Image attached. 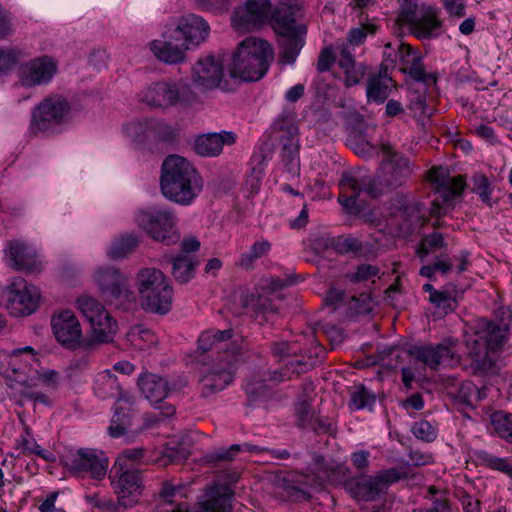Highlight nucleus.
<instances>
[{
  "label": "nucleus",
  "instance_id": "nucleus-42",
  "mask_svg": "<svg viewBox=\"0 0 512 512\" xmlns=\"http://www.w3.org/2000/svg\"><path fill=\"white\" fill-rule=\"evenodd\" d=\"M249 452L254 454H260L263 452H268L269 449L260 447L257 445H253L250 443L244 444H232L228 448H221L207 455V459L209 462H217V461H231L235 458L237 454L240 452Z\"/></svg>",
  "mask_w": 512,
  "mask_h": 512
},
{
  "label": "nucleus",
  "instance_id": "nucleus-41",
  "mask_svg": "<svg viewBox=\"0 0 512 512\" xmlns=\"http://www.w3.org/2000/svg\"><path fill=\"white\" fill-rule=\"evenodd\" d=\"M199 261L191 255H178L172 259V275L181 284L188 283L195 275Z\"/></svg>",
  "mask_w": 512,
  "mask_h": 512
},
{
  "label": "nucleus",
  "instance_id": "nucleus-49",
  "mask_svg": "<svg viewBox=\"0 0 512 512\" xmlns=\"http://www.w3.org/2000/svg\"><path fill=\"white\" fill-rule=\"evenodd\" d=\"M491 423L499 437L512 443V414L497 411L491 415Z\"/></svg>",
  "mask_w": 512,
  "mask_h": 512
},
{
  "label": "nucleus",
  "instance_id": "nucleus-38",
  "mask_svg": "<svg viewBox=\"0 0 512 512\" xmlns=\"http://www.w3.org/2000/svg\"><path fill=\"white\" fill-rule=\"evenodd\" d=\"M473 458L478 466L500 472L512 480V461L510 458L499 457L484 449L475 450Z\"/></svg>",
  "mask_w": 512,
  "mask_h": 512
},
{
  "label": "nucleus",
  "instance_id": "nucleus-24",
  "mask_svg": "<svg viewBox=\"0 0 512 512\" xmlns=\"http://www.w3.org/2000/svg\"><path fill=\"white\" fill-rule=\"evenodd\" d=\"M53 334L58 343L68 349L81 345L82 329L76 315L70 310L54 313L51 319Z\"/></svg>",
  "mask_w": 512,
  "mask_h": 512
},
{
  "label": "nucleus",
  "instance_id": "nucleus-25",
  "mask_svg": "<svg viewBox=\"0 0 512 512\" xmlns=\"http://www.w3.org/2000/svg\"><path fill=\"white\" fill-rule=\"evenodd\" d=\"M234 336L233 329L226 330H218V329H209L203 331L198 337L197 341V349H196V358L205 356L207 353L217 352V357H225L227 353H234V357H236V353L239 349L237 345V340H233V348L228 350V341L232 339ZM199 362L205 363L204 360L197 359Z\"/></svg>",
  "mask_w": 512,
  "mask_h": 512
},
{
  "label": "nucleus",
  "instance_id": "nucleus-39",
  "mask_svg": "<svg viewBox=\"0 0 512 512\" xmlns=\"http://www.w3.org/2000/svg\"><path fill=\"white\" fill-rule=\"evenodd\" d=\"M395 87L396 84L392 77H374L369 75L366 83L367 101L384 103Z\"/></svg>",
  "mask_w": 512,
  "mask_h": 512
},
{
  "label": "nucleus",
  "instance_id": "nucleus-50",
  "mask_svg": "<svg viewBox=\"0 0 512 512\" xmlns=\"http://www.w3.org/2000/svg\"><path fill=\"white\" fill-rule=\"evenodd\" d=\"M88 500L94 507L103 512H124L128 508L127 504L118 497L115 501L111 497L94 494L88 496Z\"/></svg>",
  "mask_w": 512,
  "mask_h": 512
},
{
  "label": "nucleus",
  "instance_id": "nucleus-37",
  "mask_svg": "<svg viewBox=\"0 0 512 512\" xmlns=\"http://www.w3.org/2000/svg\"><path fill=\"white\" fill-rule=\"evenodd\" d=\"M339 48L338 66L344 72V84L346 87H353L363 79L366 67L357 64L348 45H341Z\"/></svg>",
  "mask_w": 512,
  "mask_h": 512
},
{
  "label": "nucleus",
  "instance_id": "nucleus-46",
  "mask_svg": "<svg viewBox=\"0 0 512 512\" xmlns=\"http://www.w3.org/2000/svg\"><path fill=\"white\" fill-rule=\"evenodd\" d=\"M487 397L485 388H478L472 381H463L458 388L456 399L466 406L474 407Z\"/></svg>",
  "mask_w": 512,
  "mask_h": 512
},
{
  "label": "nucleus",
  "instance_id": "nucleus-8",
  "mask_svg": "<svg viewBox=\"0 0 512 512\" xmlns=\"http://www.w3.org/2000/svg\"><path fill=\"white\" fill-rule=\"evenodd\" d=\"M438 7L409 0L401 6L399 20L419 40L438 38L443 34V21Z\"/></svg>",
  "mask_w": 512,
  "mask_h": 512
},
{
  "label": "nucleus",
  "instance_id": "nucleus-15",
  "mask_svg": "<svg viewBox=\"0 0 512 512\" xmlns=\"http://www.w3.org/2000/svg\"><path fill=\"white\" fill-rule=\"evenodd\" d=\"M236 357L234 353H227L225 357L212 358L199 379L202 397H210L224 390L234 378Z\"/></svg>",
  "mask_w": 512,
  "mask_h": 512
},
{
  "label": "nucleus",
  "instance_id": "nucleus-22",
  "mask_svg": "<svg viewBox=\"0 0 512 512\" xmlns=\"http://www.w3.org/2000/svg\"><path fill=\"white\" fill-rule=\"evenodd\" d=\"M137 385L145 399L159 409L163 416L171 417L175 414L176 409L172 404L163 403L171 391L169 383L164 378L145 371L139 375Z\"/></svg>",
  "mask_w": 512,
  "mask_h": 512
},
{
  "label": "nucleus",
  "instance_id": "nucleus-33",
  "mask_svg": "<svg viewBox=\"0 0 512 512\" xmlns=\"http://www.w3.org/2000/svg\"><path fill=\"white\" fill-rule=\"evenodd\" d=\"M428 177L432 183L437 185L436 192L444 203H449L461 196L466 187V179L463 175L450 177L448 170L443 167L431 168Z\"/></svg>",
  "mask_w": 512,
  "mask_h": 512
},
{
  "label": "nucleus",
  "instance_id": "nucleus-52",
  "mask_svg": "<svg viewBox=\"0 0 512 512\" xmlns=\"http://www.w3.org/2000/svg\"><path fill=\"white\" fill-rule=\"evenodd\" d=\"M22 56V51L16 47H0V76L8 73Z\"/></svg>",
  "mask_w": 512,
  "mask_h": 512
},
{
  "label": "nucleus",
  "instance_id": "nucleus-62",
  "mask_svg": "<svg viewBox=\"0 0 512 512\" xmlns=\"http://www.w3.org/2000/svg\"><path fill=\"white\" fill-rule=\"evenodd\" d=\"M443 7L450 16L464 17L465 2L464 0H442Z\"/></svg>",
  "mask_w": 512,
  "mask_h": 512
},
{
  "label": "nucleus",
  "instance_id": "nucleus-13",
  "mask_svg": "<svg viewBox=\"0 0 512 512\" xmlns=\"http://www.w3.org/2000/svg\"><path fill=\"white\" fill-rule=\"evenodd\" d=\"M70 111L69 102L62 95L43 99L33 110L29 131L33 135L53 130L62 124Z\"/></svg>",
  "mask_w": 512,
  "mask_h": 512
},
{
  "label": "nucleus",
  "instance_id": "nucleus-10",
  "mask_svg": "<svg viewBox=\"0 0 512 512\" xmlns=\"http://www.w3.org/2000/svg\"><path fill=\"white\" fill-rule=\"evenodd\" d=\"M136 224L152 239L170 246L180 241L176 229V218L171 211L162 207L139 210L135 215Z\"/></svg>",
  "mask_w": 512,
  "mask_h": 512
},
{
  "label": "nucleus",
  "instance_id": "nucleus-58",
  "mask_svg": "<svg viewBox=\"0 0 512 512\" xmlns=\"http://www.w3.org/2000/svg\"><path fill=\"white\" fill-rule=\"evenodd\" d=\"M13 20L12 13L0 5V40L6 39L14 33Z\"/></svg>",
  "mask_w": 512,
  "mask_h": 512
},
{
  "label": "nucleus",
  "instance_id": "nucleus-7",
  "mask_svg": "<svg viewBox=\"0 0 512 512\" xmlns=\"http://www.w3.org/2000/svg\"><path fill=\"white\" fill-rule=\"evenodd\" d=\"M136 286L145 310L166 314L171 310L173 289L165 274L157 268H143L136 276Z\"/></svg>",
  "mask_w": 512,
  "mask_h": 512
},
{
  "label": "nucleus",
  "instance_id": "nucleus-35",
  "mask_svg": "<svg viewBox=\"0 0 512 512\" xmlns=\"http://www.w3.org/2000/svg\"><path fill=\"white\" fill-rule=\"evenodd\" d=\"M135 415L134 401L129 397H119L115 403V411L108 427V433L113 438L123 436L132 425Z\"/></svg>",
  "mask_w": 512,
  "mask_h": 512
},
{
  "label": "nucleus",
  "instance_id": "nucleus-4",
  "mask_svg": "<svg viewBox=\"0 0 512 512\" xmlns=\"http://www.w3.org/2000/svg\"><path fill=\"white\" fill-rule=\"evenodd\" d=\"M272 46L264 39L250 36L238 43L229 64L232 78L258 81L267 73L273 60Z\"/></svg>",
  "mask_w": 512,
  "mask_h": 512
},
{
  "label": "nucleus",
  "instance_id": "nucleus-32",
  "mask_svg": "<svg viewBox=\"0 0 512 512\" xmlns=\"http://www.w3.org/2000/svg\"><path fill=\"white\" fill-rule=\"evenodd\" d=\"M222 77L223 63L213 55L199 58L192 68L193 82L203 89L218 87Z\"/></svg>",
  "mask_w": 512,
  "mask_h": 512
},
{
  "label": "nucleus",
  "instance_id": "nucleus-36",
  "mask_svg": "<svg viewBox=\"0 0 512 512\" xmlns=\"http://www.w3.org/2000/svg\"><path fill=\"white\" fill-rule=\"evenodd\" d=\"M238 301L239 308L234 311L237 315H249L250 317L263 315L267 317L269 314L278 312L272 301L266 296L245 292L239 295Z\"/></svg>",
  "mask_w": 512,
  "mask_h": 512
},
{
  "label": "nucleus",
  "instance_id": "nucleus-26",
  "mask_svg": "<svg viewBox=\"0 0 512 512\" xmlns=\"http://www.w3.org/2000/svg\"><path fill=\"white\" fill-rule=\"evenodd\" d=\"M150 50L159 61L166 64H178L185 60L188 49L173 28L168 27L163 32L161 39L151 41Z\"/></svg>",
  "mask_w": 512,
  "mask_h": 512
},
{
  "label": "nucleus",
  "instance_id": "nucleus-43",
  "mask_svg": "<svg viewBox=\"0 0 512 512\" xmlns=\"http://www.w3.org/2000/svg\"><path fill=\"white\" fill-rule=\"evenodd\" d=\"M188 486L184 484H173L166 481L159 491L160 502L158 504H170L172 507L188 505L182 500L187 497Z\"/></svg>",
  "mask_w": 512,
  "mask_h": 512
},
{
  "label": "nucleus",
  "instance_id": "nucleus-19",
  "mask_svg": "<svg viewBox=\"0 0 512 512\" xmlns=\"http://www.w3.org/2000/svg\"><path fill=\"white\" fill-rule=\"evenodd\" d=\"M234 492L230 485L215 483L207 488L200 502L201 512H231ZM150 512H191L189 505L172 507L170 504H157Z\"/></svg>",
  "mask_w": 512,
  "mask_h": 512
},
{
  "label": "nucleus",
  "instance_id": "nucleus-12",
  "mask_svg": "<svg viewBox=\"0 0 512 512\" xmlns=\"http://www.w3.org/2000/svg\"><path fill=\"white\" fill-rule=\"evenodd\" d=\"M408 473L399 468L379 471L375 475H359L345 481V489L358 501H374L382 490L400 479H406Z\"/></svg>",
  "mask_w": 512,
  "mask_h": 512
},
{
  "label": "nucleus",
  "instance_id": "nucleus-60",
  "mask_svg": "<svg viewBox=\"0 0 512 512\" xmlns=\"http://www.w3.org/2000/svg\"><path fill=\"white\" fill-rule=\"evenodd\" d=\"M336 61V55L332 49V47H325L320 51L317 60V71L320 73L326 72L330 70L332 65Z\"/></svg>",
  "mask_w": 512,
  "mask_h": 512
},
{
  "label": "nucleus",
  "instance_id": "nucleus-47",
  "mask_svg": "<svg viewBox=\"0 0 512 512\" xmlns=\"http://www.w3.org/2000/svg\"><path fill=\"white\" fill-rule=\"evenodd\" d=\"M375 395L367 390L364 385L354 386L350 392L348 403L351 411H358L365 408L370 409L375 404Z\"/></svg>",
  "mask_w": 512,
  "mask_h": 512
},
{
  "label": "nucleus",
  "instance_id": "nucleus-44",
  "mask_svg": "<svg viewBox=\"0 0 512 512\" xmlns=\"http://www.w3.org/2000/svg\"><path fill=\"white\" fill-rule=\"evenodd\" d=\"M16 448L21 449V452L24 455H37L47 462H54L56 459L52 452L43 449L36 440L31 437L30 429L28 427L25 428V435L21 436L17 440Z\"/></svg>",
  "mask_w": 512,
  "mask_h": 512
},
{
  "label": "nucleus",
  "instance_id": "nucleus-53",
  "mask_svg": "<svg viewBox=\"0 0 512 512\" xmlns=\"http://www.w3.org/2000/svg\"><path fill=\"white\" fill-rule=\"evenodd\" d=\"M146 450L143 447H133L123 450L117 457L114 465L133 467L145 455Z\"/></svg>",
  "mask_w": 512,
  "mask_h": 512
},
{
  "label": "nucleus",
  "instance_id": "nucleus-51",
  "mask_svg": "<svg viewBox=\"0 0 512 512\" xmlns=\"http://www.w3.org/2000/svg\"><path fill=\"white\" fill-rule=\"evenodd\" d=\"M472 191L479 196L482 202L492 206L491 202V183L483 173H475L472 176Z\"/></svg>",
  "mask_w": 512,
  "mask_h": 512
},
{
  "label": "nucleus",
  "instance_id": "nucleus-3",
  "mask_svg": "<svg viewBox=\"0 0 512 512\" xmlns=\"http://www.w3.org/2000/svg\"><path fill=\"white\" fill-rule=\"evenodd\" d=\"M302 18L299 0H281L272 14V27L278 35L279 57L284 64L296 61L305 43L307 28Z\"/></svg>",
  "mask_w": 512,
  "mask_h": 512
},
{
  "label": "nucleus",
  "instance_id": "nucleus-27",
  "mask_svg": "<svg viewBox=\"0 0 512 512\" xmlns=\"http://www.w3.org/2000/svg\"><path fill=\"white\" fill-rule=\"evenodd\" d=\"M270 11V0H247L234 12L232 23L237 29H257L266 22Z\"/></svg>",
  "mask_w": 512,
  "mask_h": 512
},
{
  "label": "nucleus",
  "instance_id": "nucleus-56",
  "mask_svg": "<svg viewBox=\"0 0 512 512\" xmlns=\"http://www.w3.org/2000/svg\"><path fill=\"white\" fill-rule=\"evenodd\" d=\"M295 415L297 418V425L299 427L308 428V426L311 425L314 418V412L307 399L298 401L295 404Z\"/></svg>",
  "mask_w": 512,
  "mask_h": 512
},
{
  "label": "nucleus",
  "instance_id": "nucleus-59",
  "mask_svg": "<svg viewBox=\"0 0 512 512\" xmlns=\"http://www.w3.org/2000/svg\"><path fill=\"white\" fill-rule=\"evenodd\" d=\"M429 301L435 305V307L442 309L445 314L453 310V304L455 302L450 293L441 290L435 292L433 297H429Z\"/></svg>",
  "mask_w": 512,
  "mask_h": 512
},
{
  "label": "nucleus",
  "instance_id": "nucleus-55",
  "mask_svg": "<svg viewBox=\"0 0 512 512\" xmlns=\"http://www.w3.org/2000/svg\"><path fill=\"white\" fill-rule=\"evenodd\" d=\"M377 30V26L373 23H366L360 27L353 28L349 31L347 41L345 45L354 46L360 45L364 42L368 34H374Z\"/></svg>",
  "mask_w": 512,
  "mask_h": 512
},
{
  "label": "nucleus",
  "instance_id": "nucleus-6",
  "mask_svg": "<svg viewBox=\"0 0 512 512\" xmlns=\"http://www.w3.org/2000/svg\"><path fill=\"white\" fill-rule=\"evenodd\" d=\"M37 359L34 350L30 346L13 351L9 357L7 378L11 382L10 387L17 390L19 394L29 401L49 404L48 397L41 392L35 391L38 386V369L35 366Z\"/></svg>",
  "mask_w": 512,
  "mask_h": 512
},
{
  "label": "nucleus",
  "instance_id": "nucleus-54",
  "mask_svg": "<svg viewBox=\"0 0 512 512\" xmlns=\"http://www.w3.org/2000/svg\"><path fill=\"white\" fill-rule=\"evenodd\" d=\"M413 435L424 442H432L437 437V429L427 420H420L413 424Z\"/></svg>",
  "mask_w": 512,
  "mask_h": 512
},
{
  "label": "nucleus",
  "instance_id": "nucleus-30",
  "mask_svg": "<svg viewBox=\"0 0 512 512\" xmlns=\"http://www.w3.org/2000/svg\"><path fill=\"white\" fill-rule=\"evenodd\" d=\"M175 33L186 44L187 49L191 46H198L206 40L210 32V26L201 17L195 14L182 16L172 27Z\"/></svg>",
  "mask_w": 512,
  "mask_h": 512
},
{
  "label": "nucleus",
  "instance_id": "nucleus-21",
  "mask_svg": "<svg viewBox=\"0 0 512 512\" xmlns=\"http://www.w3.org/2000/svg\"><path fill=\"white\" fill-rule=\"evenodd\" d=\"M143 101L149 106L168 108L181 103H188L190 95L188 88L176 82H156L146 89Z\"/></svg>",
  "mask_w": 512,
  "mask_h": 512
},
{
  "label": "nucleus",
  "instance_id": "nucleus-40",
  "mask_svg": "<svg viewBox=\"0 0 512 512\" xmlns=\"http://www.w3.org/2000/svg\"><path fill=\"white\" fill-rule=\"evenodd\" d=\"M94 393L100 399L123 397L118 379L110 370H104L97 374L94 381Z\"/></svg>",
  "mask_w": 512,
  "mask_h": 512
},
{
  "label": "nucleus",
  "instance_id": "nucleus-28",
  "mask_svg": "<svg viewBox=\"0 0 512 512\" xmlns=\"http://www.w3.org/2000/svg\"><path fill=\"white\" fill-rule=\"evenodd\" d=\"M399 65L400 71L409 75L417 82L431 84L436 82L432 73H427L423 64V55L420 50L413 48L410 44L399 43Z\"/></svg>",
  "mask_w": 512,
  "mask_h": 512
},
{
  "label": "nucleus",
  "instance_id": "nucleus-20",
  "mask_svg": "<svg viewBox=\"0 0 512 512\" xmlns=\"http://www.w3.org/2000/svg\"><path fill=\"white\" fill-rule=\"evenodd\" d=\"M109 478L117 497L132 507L142 493V476L134 467L113 465Z\"/></svg>",
  "mask_w": 512,
  "mask_h": 512
},
{
  "label": "nucleus",
  "instance_id": "nucleus-16",
  "mask_svg": "<svg viewBox=\"0 0 512 512\" xmlns=\"http://www.w3.org/2000/svg\"><path fill=\"white\" fill-rule=\"evenodd\" d=\"M6 307L10 314L23 317L32 314L38 307L40 293L37 287L29 285L21 277H15L8 285L6 292Z\"/></svg>",
  "mask_w": 512,
  "mask_h": 512
},
{
  "label": "nucleus",
  "instance_id": "nucleus-18",
  "mask_svg": "<svg viewBox=\"0 0 512 512\" xmlns=\"http://www.w3.org/2000/svg\"><path fill=\"white\" fill-rule=\"evenodd\" d=\"M456 346V341L446 339L438 344L414 346L410 354L430 369L436 370L439 366L455 367L460 363Z\"/></svg>",
  "mask_w": 512,
  "mask_h": 512
},
{
  "label": "nucleus",
  "instance_id": "nucleus-5",
  "mask_svg": "<svg viewBox=\"0 0 512 512\" xmlns=\"http://www.w3.org/2000/svg\"><path fill=\"white\" fill-rule=\"evenodd\" d=\"M472 334L466 340L474 374H484L492 367L487 353L499 350L507 341V326L494 325L486 318L477 319L471 327Z\"/></svg>",
  "mask_w": 512,
  "mask_h": 512
},
{
  "label": "nucleus",
  "instance_id": "nucleus-17",
  "mask_svg": "<svg viewBox=\"0 0 512 512\" xmlns=\"http://www.w3.org/2000/svg\"><path fill=\"white\" fill-rule=\"evenodd\" d=\"M96 282L106 301L124 306L125 309L135 302V295L130 290L126 277L119 270H99L96 273Z\"/></svg>",
  "mask_w": 512,
  "mask_h": 512
},
{
  "label": "nucleus",
  "instance_id": "nucleus-23",
  "mask_svg": "<svg viewBox=\"0 0 512 512\" xmlns=\"http://www.w3.org/2000/svg\"><path fill=\"white\" fill-rule=\"evenodd\" d=\"M276 128L280 132L281 161L290 175H298L300 170L298 128L290 121H279L276 123Z\"/></svg>",
  "mask_w": 512,
  "mask_h": 512
},
{
  "label": "nucleus",
  "instance_id": "nucleus-2",
  "mask_svg": "<svg viewBox=\"0 0 512 512\" xmlns=\"http://www.w3.org/2000/svg\"><path fill=\"white\" fill-rule=\"evenodd\" d=\"M160 188L165 198L180 205H189L202 190L195 167L184 157L170 155L162 163Z\"/></svg>",
  "mask_w": 512,
  "mask_h": 512
},
{
  "label": "nucleus",
  "instance_id": "nucleus-63",
  "mask_svg": "<svg viewBox=\"0 0 512 512\" xmlns=\"http://www.w3.org/2000/svg\"><path fill=\"white\" fill-rule=\"evenodd\" d=\"M369 458H370L369 451L359 450V451L352 453L351 462L357 470L363 471V470L367 469L369 466Z\"/></svg>",
  "mask_w": 512,
  "mask_h": 512
},
{
  "label": "nucleus",
  "instance_id": "nucleus-61",
  "mask_svg": "<svg viewBox=\"0 0 512 512\" xmlns=\"http://www.w3.org/2000/svg\"><path fill=\"white\" fill-rule=\"evenodd\" d=\"M379 273L378 267L371 264H361L357 267L355 273L350 277L353 282H362L376 277Z\"/></svg>",
  "mask_w": 512,
  "mask_h": 512
},
{
  "label": "nucleus",
  "instance_id": "nucleus-1",
  "mask_svg": "<svg viewBox=\"0 0 512 512\" xmlns=\"http://www.w3.org/2000/svg\"><path fill=\"white\" fill-rule=\"evenodd\" d=\"M412 166L408 158L383 147V159L376 177L359 175L345 171L339 180L340 194L338 202L350 213H358L367 198H379L385 189L403 186L412 175Z\"/></svg>",
  "mask_w": 512,
  "mask_h": 512
},
{
  "label": "nucleus",
  "instance_id": "nucleus-48",
  "mask_svg": "<svg viewBox=\"0 0 512 512\" xmlns=\"http://www.w3.org/2000/svg\"><path fill=\"white\" fill-rule=\"evenodd\" d=\"M444 247H446V243L443 235L441 233L434 232L423 237L416 253L421 261H425L430 254L435 253Z\"/></svg>",
  "mask_w": 512,
  "mask_h": 512
},
{
  "label": "nucleus",
  "instance_id": "nucleus-9",
  "mask_svg": "<svg viewBox=\"0 0 512 512\" xmlns=\"http://www.w3.org/2000/svg\"><path fill=\"white\" fill-rule=\"evenodd\" d=\"M312 349L308 354V361L300 359L289 360L284 367L268 373L265 378H251L245 385L247 396L253 400L266 393L268 387L266 382H283L292 378V375H300L312 369L317 363L321 362L325 357V348L320 345L317 340H312Z\"/></svg>",
  "mask_w": 512,
  "mask_h": 512
},
{
  "label": "nucleus",
  "instance_id": "nucleus-31",
  "mask_svg": "<svg viewBox=\"0 0 512 512\" xmlns=\"http://www.w3.org/2000/svg\"><path fill=\"white\" fill-rule=\"evenodd\" d=\"M9 265L17 270L30 273L39 272L42 269L35 248L21 240H12L6 249Z\"/></svg>",
  "mask_w": 512,
  "mask_h": 512
},
{
  "label": "nucleus",
  "instance_id": "nucleus-14",
  "mask_svg": "<svg viewBox=\"0 0 512 512\" xmlns=\"http://www.w3.org/2000/svg\"><path fill=\"white\" fill-rule=\"evenodd\" d=\"M78 309L91 324L93 341L99 344L109 343L117 332V323L103 305L89 296L79 297Z\"/></svg>",
  "mask_w": 512,
  "mask_h": 512
},
{
  "label": "nucleus",
  "instance_id": "nucleus-29",
  "mask_svg": "<svg viewBox=\"0 0 512 512\" xmlns=\"http://www.w3.org/2000/svg\"><path fill=\"white\" fill-rule=\"evenodd\" d=\"M56 71L57 64L51 57H38L21 67L20 81L27 87L44 85L51 81Z\"/></svg>",
  "mask_w": 512,
  "mask_h": 512
},
{
  "label": "nucleus",
  "instance_id": "nucleus-64",
  "mask_svg": "<svg viewBox=\"0 0 512 512\" xmlns=\"http://www.w3.org/2000/svg\"><path fill=\"white\" fill-rule=\"evenodd\" d=\"M38 385L43 383L47 387L56 388L59 383V373L55 370H45L40 372L38 370Z\"/></svg>",
  "mask_w": 512,
  "mask_h": 512
},
{
  "label": "nucleus",
  "instance_id": "nucleus-34",
  "mask_svg": "<svg viewBox=\"0 0 512 512\" xmlns=\"http://www.w3.org/2000/svg\"><path fill=\"white\" fill-rule=\"evenodd\" d=\"M235 141L236 135L233 132L208 133L196 138L194 149L200 156L216 157L222 152L224 145H232Z\"/></svg>",
  "mask_w": 512,
  "mask_h": 512
},
{
  "label": "nucleus",
  "instance_id": "nucleus-57",
  "mask_svg": "<svg viewBox=\"0 0 512 512\" xmlns=\"http://www.w3.org/2000/svg\"><path fill=\"white\" fill-rule=\"evenodd\" d=\"M148 131L156 138L163 141H171L174 138V130L164 122L149 120L146 122Z\"/></svg>",
  "mask_w": 512,
  "mask_h": 512
},
{
  "label": "nucleus",
  "instance_id": "nucleus-11",
  "mask_svg": "<svg viewBox=\"0 0 512 512\" xmlns=\"http://www.w3.org/2000/svg\"><path fill=\"white\" fill-rule=\"evenodd\" d=\"M62 462L72 475L97 481L105 478L109 465L105 453L93 448L68 449Z\"/></svg>",
  "mask_w": 512,
  "mask_h": 512
},
{
  "label": "nucleus",
  "instance_id": "nucleus-45",
  "mask_svg": "<svg viewBox=\"0 0 512 512\" xmlns=\"http://www.w3.org/2000/svg\"><path fill=\"white\" fill-rule=\"evenodd\" d=\"M139 244V239L136 235L126 233L118 238H115L108 249V256L112 259L125 258L128 254L132 253Z\"/></svg>",
  "mask_w": 512,
  "mask_h": 512
}]
</instances>
